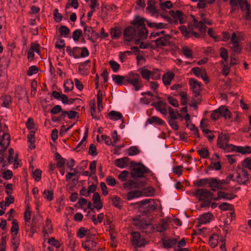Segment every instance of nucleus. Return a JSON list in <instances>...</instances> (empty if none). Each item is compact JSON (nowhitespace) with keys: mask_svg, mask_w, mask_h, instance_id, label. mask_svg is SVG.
Wrapping results in <instances>:
<instances>
[{"mask_svg":"<svg viewBox=\"0 0 251 251\" xmlns=\"http://www.w3.org/2000/svg\"><path fill=\"white\" fill-rule=\"evenodd\" d=\"M189 84L193 92L196 95L198 94L201 90L200 83L194 78H190L189 79Z\"/></svg>","mask_w":251,"mask_h":251,"instance_id":"aec40b11","label":"nucleus"},{"mask_svg":"<svg viewBox=\"0 0 251 251\" xmlns=\"http://www.w3.org/2000/svg\"><path fill=\"white\" fill-rule=\"evenodd\" d=\"M77 49V48H71L69 47H68L66 49V51L69 54L70 56L75 58H78L79 56L78 55L76 54L75 52Z\"/></svg>","mask_w":251,"mask_h":251,"instance_id":"864d4df0","label":"nucleus"},{"mask_svg":"<svg viewBox=\"0 0 251 251\" xmlns=\"http://www.w3.org/2000/svg\"><path fill=\"white\" fill-rule=\"evenodd\" d=\"M141 211L146 212L153 210L157 208V204L153 199L143 200L137 203Z\"/></svg>","mask_w":251,"mask_h":251,"instance_id":"39448f33","label":"nucleus"},{"mask_svg":"<svg viewBox=\"0 0 251 251\" xmlns=\"http://www.w3.org/2000/svg\"><path fill=\"white\" fill-rule=\"evenodd\" d=\"M87 231L88 230L86 227H80L77 232V237L79 238L84 237L86 235Z\"/></svg>","mask_w":251,"mask_h":251,"instance_id":"69168bd1","label":"nucleus"},{"mask_svg":"<svg viewBox=\"0 0 251 251\" xmlns=\"http://www.w3.org/2000/svg\"><path fill=\"white\" fill-rule=\"evenodd\" d=\"M38 68L36 66H31L29 68L27 72V75L30 76L33 75L37 74L38 72Z\"/></svg>","mask_w":251,"mask_h":251,"instance_id":"052dcab7","label":"nucleus"},{"mask_svg":"<svg viewBox=\"0 0 251 251\" xmlns=\"http://www.w3.org/2000/svg\"><path fill=\"white\" fill-rule=\"evenodd\" d=\"M138 29V36L141 39L146 38L148 34L147 29L145 26H142L141 27L139 28Z\"/></svg>","mask_w":251,"mask_h":251,"instance_id":"e433bc0d","label":"nucleus"},{"mask_svg":"<svg viewBox=\"0 0 251 251\" xmlns=\"http://www.w3.org/2000/svg\"><path fill=\"white\" fill-rule=\"evenodd\" d=\"M19 224L16 219H13L12 221V226L10 229V232L12 236L17 235L19 232Z\"/></svg>","mask_w":251,"mask_h":251,"instance_id":"f704fd0d","label":"nucleus"},{"mask_svg":"<svg viewBox=\"0 0 251 251\" xmlns=\"http://www.w3.org/2000/svg\"><path fill=\"white\" fill-rule=\"evenodd\" d=\"M110 35L113 39H118L121 35V31L118 27L113 28L111 29Z\"/></svg>","mask_w":251,"mask_h":251,"instance_id":"49530a36","label":"nucleus"},{"mask_svg":"<svg viewBox=\"0 0 251 251\" xmlns=\"http://www.w3.org/2000/svg\"><path fill=\"white\" fill-rule=\"evenodd\" d=\"M112 79L117 85L121 84L124 80H126L125 77L119 75H113Z\"/></svg>","mask_w":251,"mask_h":251,"instance_id":"4d7b16f0","label":"nucleus"},{"mask_svg":"<svg viewBox=\"0 0 251 251\" xmlns=\"http://www.w3.org/2000/svg\"><path fill=\"white\" fill-rule=\"evenodd\" d=\"M0 103L2 107L9 108L11 104V97L9 96H2L0 99Z\"/></svg>","mask_w":251,"mask_h":251,"instance_id":"7c9ffc66","label":"nucleus"},{"mask_svg":"<svg viewBox=\"0 0 251 251\" xmlns=\"http://www.w3.org/2000/svg\"><path fill=\"white\" fill-rule=\"evenodd\" d=\"M214 220V216L211 213H205L201 215L199 219V223L200 224H206L210 223Z\"/></svg>","mask_w":251,"mask_h":251,"instance_id":"f3484780","label":"nucleus"},{"mask_svg":"<svg viewBox=\"0 0 251 251\" xmlns=\"http://www.w3.org/2000/svg\"><path fill=\"white\" fill-rule=\"evenodd\" d=\"M84 33L85 36L89 40H92L93 38L97 36V33H96L93 29L89 26H87L84 27Z\"/></svg>","mask_w":251,"mask_h":251,"instance_id":"393cba45","label":"nucleus"},{"mask_svg":"<svg viewBox=\"0 0 251 251\" xmlns=\"http://www.w3.org/2000/svg\"><path fill=\"white\" fill-rule=\"evenodd\" d=\"M97 242L92 239H88L82 243V247L86 251L98 250Z\"/></svg>","mask_w":251,"mask_h":251,"instance_id":"ddd939ff","label":"nucleus"},{"mask_svg":"<svg viewBox=\"0 0 251 251\" xmlns=\"http://www.w3.org/2000/svg\"><path fill=\"white\" fill-rule=\"evenodd\" d=\"M238 2L242 11L250 9V5L246 0H238Z\"/></svg>","mask_w":251,"mask_h":251,"instance_id":"13d9d810","label":"nucleus"},{"mask_svg":"<svg viewBox=\"0 0 251 251\" xmlns=\"http://www.w3.org/2000/svg\"><path fill=\"white\" fill-rule=\"evenodd\" d=\"M59 32L62 36L66 37L70 33V30L67 26L62 25L59 28Z\"/></svg>","mask_w":251,"mask_h":251,"instance_id":"6e6d98bb","label":"nucleus"},{"mask_svg":"<svg viewBox=\"0 0 251 251\" xmlns=\"http://www.w3.org/2000/svg\"><path fill=\"white\" fill-rule=\"evenodd\" d=\"M65 92H70L74 88V83L71 80H67L64 84Z\"/></svg>","mask_w":251,"mask_h":251,"instance_id":"8fccbe9b","label":"nucleus"},{"mask_svg":"<svg viewBox=\"0 0 251 251\" xmlns=\"http://www.w3.org/2000/svg\"><path fill=\"white\" fill-rule=\"evenodd\" d=\"M136 36V30L134 27L129 26L124 31V39L125 42L131 41Z\"/></svg>","mask_w":251,"mask_h":251,"instance_id":"9b49d317","label":"nucleus"},{"mask_svg":"<svg viewBox=\"0 0 251 251\" xmlns=\"http://www.w3.org/2000/svg\"><path fill=\"white\" fill-rule=\"evenodd\" d=\"M147 171V169L144 165L137 164L133 166L131 171V175L134 178L142 177Z\"/></svg>","mask_w":251,"mask_h":251,"instance_id":"9d476101","label":"nucleus"},{"mask_svg":"<svg viewBox=\"0 0 251 251\" xmlns=\"http://www.w3.org/2000/svg\"><path fill=\"white\" fill-rule=\"evenodd\" d=\"M109 64L112 70L114 73L117 72L120 67V64L117 62H116L113 60H110L109 61Z\"/></svg>","mask_w":251,"mask_h":251,"instance_id":"603ef678","label":"nucleus"},{"mask_svg":"<svg viewBox=\"0 0 251 251\" xmlns=\"http://www.w3.org/2000/svg\"><path fill=\"white\" fill-rule=\"evenodd\" d=\"M94 210L92 209H90L87 213V216H89V218L92 221L94 225H98L99 223H100L103 219L104 214L101 213L99 214L97 217L96 218L95 216L93 214Z\"/></svg>","mask_w":251,"mask_h":251,"instance_id":"4468645a","label":"nucleus"},{"mask_svg":"<svg viewBox=\"0 0 251 251\" xmlns=\"http://www.w3.org/2000/svg\"><path fill=\"white\" fill-rule=\"evenodd\" d=\"M146 85L154 93L157 92V90L159 87V85L156 81L149 80Z\"/></svg>","mask_w":251,"mask_h":251,"instance_id":"37998d69","label":"nucleus"},{"mask_svg":"<svg viewBox=\"0 0 251 251\" xmlns=\"http://www.w3.org/2000/svg\"><path fill=\"white\" fill-rule=\"evenodd\" d=\"M147 122L149 123L150 124L155 123L159 125H162L164 123L163 120H162L160 118L156 116H153L151 118L148 119L147 121Z\"/></svg>","mask_w":251,"mask_h":251,"instance_id":"c03bdc74","label":"nucleus"},{"mask_svg":"<svg viewBox=\"0 0 251 251\" xmlns=\"http://www.w3.org/2000/svg\"><path fill=\"white\" fill-rule=\"evenodd\" d=\"M228 136L226 134H220L218 138L217 145L219 148L226 152H230L233 150V145L228 144Z\"/></svg>","mask_w":251,"mask_h":251,"instance_id":"423d86ee","label":"nucleus"},{"mask_svg":"<svg viewBox=\"0 0 251 251\" xmlns=\"http://www.w3.org/2000/svg\"><path fill=\"white\" fill-rule=\"evenodd\" d=\"M181 113L183 117L182 118H184L187 123H188L190 121V116L187 113V108L186 107H183L180 110Z\"/></svg>","mask_w":251,"mask_h":251,"instance_id":"e2e57ef3","label":"nucleus"},{"mask_svg":"<svg viewBox=\"0 0 251 251\" xmlns=\"http://www.w3.org/2000/svg\"><path fill=\"white\" fill-rule=\"evenodd\" d=\"M11 244L13 251H15L20 244V240L17 235L12 236Z\"/></svg>","mask_w":251,"mask_h":251,"instance_id":"a18cd8bd","label":"nucleus"},{"mask_svg":"<svg viewBox=\"0 0 251 251\" xmlns=\"http://www.w3.org/2000/svg\"><path fill=\"white\" fill-rule=\"evenodd\" d=\"M128 160L126 157L117 159L115 160V164L118 167L124 168L127 166Z\"/></svg>","mask_w":251,"mask_h":251,"instance_id":"473e14b6","label":"nucleus"},{"mask_svg":"<svg viewBox=\"0 0 251 251\" xmlns=\"http://www.w3.org/2000/svg\"><path fill=\"white\" fill-rule=\"evenodd\" d=\"M182 50L185 56L188 59L193 58L192 51L187 46H184L182 48Z\"/></svg>","mask_w":251,"mask_h":251,"instance_id":"de8ad7c7","label":"nucleus"},{"mask_svg":"<svg viewBox=\"0 0 251 251\" xmlns=\"http://www.w3.org/2000/svg\"><path fill=\"white\" fill-rule=\"evenodd\" d=\"M154 107L156 109L159 111L163 115L167 114V109L166 108V104L162 100H159L154 104Z\"/></svg>","mask_w":251,"mask_h":251,"instance_id":"412c9836","label":"nucleus"},{"mask_svg":"<svg viewBox=\"0 0 251 251\" xmlns=\"http://www.w3.org/2000/svg\"><path fill=\"white\" fill-rule=\"evenodd\" d=\"M228 180H219L217 178H211L209 179V186L211 188L212 191H215L223 189V185L228 183Z\"/></svg>","mask_w":251,"mask_h":251,"instance_id":"6e6552de","label":"nucleus"},{"mask_svg":"<svg viewBox=\"0 0 251 251\" xmlns=\"http://www.w3.org/2000/svg\"><path fill=\"white\" fill-rule=\"evenodd\" d=\"M168 228L167 222L162 221L157 226L156 230L160 232L164 231Z\"/></svg>","mask_w":251,"mask_h":251,"instance_id":"09e8293b","label":"nucleus"},{"mask_svg":"<svg viewBox=\"0 0 251 251\" xmlns=\"http://www.w3.org/2000/svg\"><path fill=\"white\" fill-rule=\"evenodd\" d=\"M126 197L127 200H131L135 198H138L143 196L141 190H132L127 194Z\"/></svg>","mask_w":251,"mask_h":251,"instance_id":"c756f323","label":"nucleus"},{"mask_svg":"<svg viewBox=\"0 0 251 251\" xmlns=\"http://www.w3.org/2000/svg\"><path fill=\"white\" fill-rule=\"evenodd\" d=\"M170 14L172 16L175 20L177 22L178 21L180 24H183L186 20L185 16L182 14L179 11H174L173 10L170 11Z\"/></svg>","mask_w":251,"mask_h":251,"instance_id":"2eb2a0df","label":"nucleus"},{"mask_svg":"<svg viewBox=\"0 0 251 251\" xmlns=\"http://www.w3.org/2000/svg\"><path fill=\"white\" fill-rule=\"evenodd\" d=\"M48 243L52 246H54L53 247L56 251L57 250H59V248L60 247V244L54 238H51L49 239Z\"/></svg>","mask_w":251,"mask_h":251,"instance_id":"0e129e2a","label":"nucleus"},{"mask_svg":"<svg viewBox=\"0 0 251 251\" xmlns=\"http://www.w3.org/2000/svg\"><path fill=\"white\" fill-rule=\"evenodd\" d=\"M53 191L51 190H45L43 192L44 199L50 201L53 199Z\"/></svg>","mask_w":251,"mask_h":251,"instance_id":"bf43d9fd","label":"nucleus"},{"mask_svg":"<svg viewBox=\"0 0 251 251\" xmlns=\"http://www.w3.org/2000/svg\"><path fill=\"white\" fill-rule=\"evenodd\" d=\"M92 201L94 208L97 210H100L103 206L102 201L100 195L97 193H95L92 198Z\"/></svg>","mask_w":251,"mask_h":251,"instance_id":"dca6fc26","label":"nucleus"},{"mask_svg":"<svg viewBox=\"0 0 251 251\" xmlns=\"http://www.w3.org/2000/svg\"><path fill=\"white\" fill-rule=\"evenodd\" d=\"M110 200L113 206L118 209H121L123 206V201L118 196L115 195L110 197Z\"/></svg>","mask_w":251,"mask_h":251,"instance_id":"a878e982","label":"nucleus"},{"mask_svg":"<svg viewBox=\"0 0 251 251\" xmlns=\"http://www.w3.org/2000/svg\"><path fill=\"white\" fill-rule=\"evenodd\" d=\"M233 198L234 196L233 195L226 193L224 192L219 191L217 194V197H213V200L218 201L221 199L230 200Z\"/></svg>","mask_w":251,"mask_h":251,"instance_id":"cd10ccee","label":"nucleus"},{"mask_svg":"<svg viewBox=\"0 0 251 251\" xmlns=\"http://www.w3.org/2000/svg\"><path fill=\"white\" fill-rule=\"evenodd\" d=\"M221 110V116L224 117L226 120H228L231 118V113L228 108L225 105L220 106Z\"/></svg>","mask_w":251,"mask_h":251,"instance_id":"bb28decb","label":"nucleus"},{"mask_svg":"<svg viewBox=\"0 0 251 251\" xmlns=\"http://www.w3.org/2000/svg\"><path fill=\"white\" fill-rule=\"evenodd\" d=\"M143 197L152 196L154 194V189L152 187H148L141 190Z\"/></svg>","mask_w":251,"mask_h":251,"instance_id":"79ce46f5","label":"nucleus"},{"mask_svg":"<svg viewBox=\"0 0 251 251\" xmlns=\"http://www.w3.org/2000/svg\"><path fill=\"white\" fill-rule=\"evenodd\" d=\"M230 179L239 184H245L249 180V174L245 169L239 167L236 169L234 174L227 177V180L229 181Z\"/></svg>","mask_w":251,"mask_h":251,"instance_id":"f257e3e1","label":"nucleus"},{"mask_svg":"<svg viewBox=\"0 0 251 251\" xmlns=\"http://www.w3.org/2000/svg\"><path fill=\"white\" fill-rule=\"evenodd\" d=\"M220 56L226 62H227L228 59V52L226 49L221 48L220 50Z\"/></svg>","mask_w":251,"mask_h":251,"instance_id":"774afa93","label":"nucleus"},{"mask_svg":"<svg viewBox=\"0 0 251 251\" xmlns=\"http://www.w3.org/2000/svg\"><path fill=\"white\" fill-rule=\"evenodd\" d=\"M170 115L169 119H177L178 118L182 117L183 116L177 112H176L172 108L169 107L168 109Z\"/></svg>","mask_w":251,"mask_h":251,"instance_id":"ea45409f","label":"nucleus"},{"mask_svg":"<svg viewBox=\"0 0 251 251\" xmlns=\"http://www.w3.org/2000/svg\"><path fill=\"white\" fill-rule=\"evenodd\" d=\"M146 10L151 16L157 17L158 15V12L155 9L154 2L152 0H149L148 1Z\"/></svg>","mask_w":251,"mask_h":251,"instance_id":"b1692460","label":"nucleus"},{"mask_svg":"<svg viewBox=\"0 0 251 251\" xmlns=\"http://www.w3.org/2000/svg\"><path fill=\"white\" fill-rule=\"evenodd\" d=\"M131 242L135 247H141L146 244V241L144 238H141L138 232H134L131 233Z\"/></svg>","mask_w":251,"mask_h":251,"instance_id":"1a4fd4ad","label":"nucleus"},{"mask_svg":"<svg viewBox=\"0 0 251 251\" xmlns=\"http://www.w3.org/2000/svg\"><path fill=\"white\" fill-rule=\"evenodd\" d=\"M145 19L141 18L139 16H137L134 18L132 22V25L134 27L137 29L141 27L142 26H145Z\"/></svg>","mask_w":251,"mask_h":251,"instance_id":"c85d7f7f","label":"nucleus"},{"mask_svg":"<svg viewBox=\"0 0 251 251\" xmlns=\"http://www.w3.org/2000/svg\"><path fill=\"white\" fill-rule=\"evenodd\" d=\"M233 150L244 155L249 154L251 153V147L249 146H236L233 145L232 151Z\"/></svg>","mask_w":251,"mask_h":251,"instance_id":"a211bd4d","label":"nucleus"},{"mask_svg":"<svg viewBox=\"0 0 251 251\" xmlns=\"http://www.w3.org/2000/svg\"><path fill=\"white\" fill-rule=\"evenodd\" d=\"M140 72L141 73V75L142 76V77L148 81L149 80L150 78V75H151V70L145 68H141L140 69Z\"/></svg>","mask_w":251,"mask_h":251,"instance_id":"4c0bfd02","label":"nucleus"},{"mask_svg":"<svg viewBox=\"0 0 251 251\" xmlns=\"http://www.w3.org/2000/svg\"><path fill=\"white\" fill-rule=\"evenodd\" d=\"M52 232V227L51 221L47 219L45 222V225L43 228V236L45 238H48L49 235L51 234Z\"/></svg>","mask_w":251,"mask_h":251,"instance_id":"6ab92c4d","label":"nucleus"},{"mask_svg":"<svg viewBox=\"0 0 251 251\" xmlns=\"http://www.w3.org/2000/svg\"><path fill=\"white\" fill-rule=\"evenodd\" d=\"M109 118L111 120L117 121L120 119H122L123 116L122 114L119 112L115 111H111L109 114Z\"/></svg>","mask_w":251,"mask_h":251,"instance_id":"c9c22d12","label":"nucleus"},{"mask_svg":"<svg viewBox=\"0 0 251 251\" xmlns=\"http://www.w3.org/2000/svg\"><path fill=\"white\" fill-rule=\"evenodd\" d=\"M199 155L203 158H207L209 157V153L207 148H203L198 150Z\"/></svg>","mask_w":251,"mask_h":251,"instance_id":"5fc2aeb1","label":"nucleus"},{"mask_svg":"<svg viewBox=\"0 0 251 251\" xmlns=\"http://www.w3.org/2000/svg\"><path fill=\"white\" fill-rule=\"evenodd\" d=\"M201 20L198 22L196 19L193 16V25L195 27L198 28L201 32H205L206 31V26L205 24L210 25L212 24V22L207 19L204 14L201 15Z\"/></svg>","mask_w":251,"mask_h":251,"instance_id":"0eeeda50","label":"nucleus"},{"mask_svg":"<svg viewBox=\"0 0 251 251\" xmlns=\"http://www.w3.org/2000/svg\"><path fill=\"white\" fill-rule=\"evenodd\" d=\"M161 75L159 70L157 69H153L151 70L150 78L152 79H158Z\"/></svg>","mask_w":251,"mask_h":251,"instance_id":"3c124183","label":"nucleus"},{"mask_svg":"<svg viewBox=\"0 0 251 251\" xmlns=\"http://www.w3.org/2000/svg\"><path fill=\"white\" fill-rule=\"evenodd\" d=\"M195 196L203 201L201 204L202 207L208 206L210 201L213 200V194L205 189L197 190L195 193Z\"/></svg>","mask_w":251,"mask_h":251,"instance_id":"f03ea898","label":"nucleus"},{"mask_svg":"<svg viewBox=\"0 0 251 251\" xmlns=\"http://www.w3.org/2000/svg\"><path fill=\"white\" fill-rule=\"evenodd\" d=\"M126 81L130 84L136 91L140 90L143 86L139 75L136 73H129L125 76Z\"/></svg>","mask_w":251,"mask_h":251,"instance_id":"7ed1b4c3","label":"nucleus"},{"mask_svg":"<svg viewBox=\"0 0 251 251\" xmlns=\"http://www.w3.org/2000/svg\"><path fill=\"white\" fill-rule=\"evenodd\" d=\"M220 111L221 110H220V107L218 109L213 111L211 115L212 119L213 120L218 119L221 117Z\"/></svg>","mask_w":251,"mask_h":251,"instance_id":"338daca9","label":"nucleus"},{"mask_svg":"<svg viewBox=\"0 0 251 251\" xmlns=\"http://www.w3.org/2000/svg\"><path fill=\"white\" fill-rule=\"evenodd\" d=\"M176 243V238H170L163 240V246L165 249L173 248L175 249V247Z\"/></svg>","mask_w":251,"mask_h":251,"instance_id":"4be33fe9","label":"nucleus"},{"mask_svg":"<svg viewBox=\"0 0 251 251\" xmlns=\"http://www.w3.org/2000/svg\"><path fill=\"white\" fill-rule=\"evenodd\" d=\"M179 29L182 34L186 38H189L190 36L191 32L189 29H188L186 26L181 25L179 27Z\"/></svg>","mask_w":251,"mask_h":251,"instance_id":"680f3d73","label":"nucleus"},{"mask_svg":"<svg viewBox=\"0 0 251 251\" xmlns=\"http://www.w3.org/2000/svg\"><path fill=\"white\" fill-rule=\"evenodd\" d=\"M170 38V36L169 35L158 38L155 41V44L157 47L165 46L167 44Z\"/></svg>","mask_w":251,"mask_h":251,"instance_id":"2f4dec72","label":"nucleus"},{"mask_svg":"<svg viewBox=\"0 0 251 251\" xmlns=\"http://www.w3.org/2000/svg\"><path fill=\"white\" fill-rule=\"evenodd\" d=\"M243 168H247L251 171V156L245 158L241 162Z\"/></svg>","mask_w":251,"mask_h":251,"instance_id":"a19ab883","label":"nucleus"},{"mask_svg":"<svg viewBox=\"0 0 251 251\" xmlns=\"http://www.w3.org/2000/svg\"><path fill=\"white\" fill-rule=\"evenodd\" d=\"M148 26L151 28H154L156 29H162L165 27L166 25L162 23H155L147 22Z\"/></svg>","mask_w":251,"mask_h":251,"instance_id":"58836bf2","label":"nucleus"},{"mask_svg":"<svg viewBox=\"0 0 251 251\" xmlns=\"http://www.w3.org/2000/svg\"><path fill=\"white\" fill-rule=\"evenodd\" d=\"M9 143V134L6 133H3L2 136L0 137V154L6 149Z\"/></svg>","mask_w":251,"mask_h":251,"instance_id":"f8f14e48","label":"nucleus"},{"mask_svg":"<svg viewBox=\"0 0 251 251\" xmlns=\"http://www.w3.org/2000/svg\"><path fill=\"white\" fill-rule=\"evenodd\" d=\"M219 241V235L217 234H212L209 238V244L213 248L217 246Z\"/></svg>","mask_w":251,"mask_h":251,"instance_id":"72a5a7b5","label":"nucleus"},{"mask_svg":"<svg viewBox=\"0 0 251 251\" xmlns=\"http://www.w3.org/2000/svg\"><path fill=\"white\" fill-rule=\"evenodd\" d=\"M174 76V74L170 72L164 74L162 76V81L164 85L166 86L170 85Z\"/></svg>","mask_w":251,"mask_h":251,"instance_id":"5701e85b","label":"nucleus"},{"mask_svg":"<svg viewBox=\"0 0 251 251\" xmlns=\"http://www.w3.org/2000/svg\"><path fill=\"white\" fill-rule=\"evenodd\" d=\"M243 35L241 32H234L231 36L232 50L235 53H239L241 51L240 42L243 40Z\"/></svg>","mask_w":251,"mask_h":251,"instance_id":"20e7f679","label":"nucleus"}]
</instances>
